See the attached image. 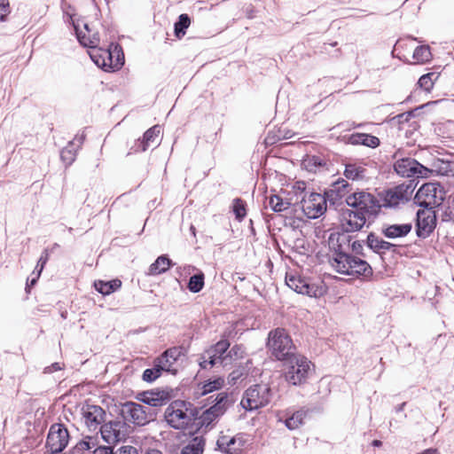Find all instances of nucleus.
I'll return each mask as SVG.
<instances>
[{"label": "nucleus", "instance_id": "obj_1", "mask_svg": "<svg viewBox=\"0 0 454 454\" xmlns=\"http://www.w3.org/2000/svg\"><path fill=\"white\" fill-rule=\"evenodd\" d=\"M198 411L186 401L175 400L165 410L166 422L175 429H185L197 419Z\"/></svg>", "mask_w": 454, "mask_h": 454}, {"label": "nucleus", "instance_id": "obj_2", "mask_svg": "<svg viewBox=\"0 0 454 454\" xmlns=\"http://www.w3.org/2000/svg\"><path fill=\"white\" fill-rule=\"evenodd\" d=\"M312 363L303 355L296 354L283 363L286 381L293 386L305 384L312 372Z\"/></svg>", "mask_w": 454, "mask_h": 454}, {"label": "nucleus", "instance_id": "obj_3", "mask_svg": "<svg viewBox=\"0 0 454 454\" xmlns=\"http://www.w3.org/2000/svg\"><path fill=\"white\" fill-rule=\"evenodd\" d=\"M267 347L271 356L282 363L298 354L290 335L284 328H276L268 334Z\"/></svg>", "mask_w": 454, "mask_h": 454}, {"label": "nucleus", "instance_id": "obj_4", "mask_svg": "<svg viewBox=\"0 0 454 454\" xmlns=\"http://www.w3.org/2000/svg\"><path fill=\"white\" fill-rule=\"evenodd\" d=\"M332 266L340 274L369 276L372 270L369 263L360 258L343 252H338L331 261Z\"/></svg>", "mask_w": 454, "mask_h": 454}, {"label": "nucleus", "instance_id": "obj_5", "mask_svg": "<svg viewBox=\"0 0 454 454\" xmlns=\"http://www.w3.org/2000/svg\"><path fill=\"white\" fill-rule=\"evenodd\" d=\"M346 203L352 210L360 212L372 219L376 217L381 205L379 200L370 192L356 191L346 197Z\"/></svg>", "mask_w": 454, "mask_h": 454}, {"label": "nucleus", "instance_id": "obj_6", "mask_svg": "<svg viewBox=\"0 0 454 454\" xmlns=\"http://www.w3.org/2000/svg\"><path fill=\"white\" fill-rule=\"evenodd\" d=\"M272 395V390L268 384L253 385L246 390L241 405L246 410H257L269 404Z\"/></svg>", "mask_w": 454, "mask_h": 454}, {"label": "nucleus", "instance_id": "obj_7", "mask_svg": "<svg viewBox=\"0 0 454 454\" xmlns=\"http://www.w3.org/2000/svg\"><path fill=\"white\" fill-rule=\"evenodd\" d=\"M445 199V191L439 183L424 184L415 195L416 203L425 208L441 206Z\"/></svg>", "mask_w": 454, "mask_h": 454}, {"label": "nucleus", "instance_id": "obj_8", "mask_svg": "<svg viewBox=\"0 0 454 454\" xmlns=\"http://www.w3.org/2000/svg\"><path fill=\"white\" fill-rule=\"evenodd\" d=\"M120 415L124 422L133 423L137 426H144L150 421L148 408L134 402L122 403L120 408Z\"/></svg>", "mask_w": 454, "mask_h": 454}, {"label": "nucleus", "instance_id": "obj_9", "mask_svg": "<svg viewBox=\"0 0 454 454\" xmlns=\"http://www.w3.org/2000/svg\"><path fill=\"white\" fill-rule=\"evenodd\" d=\"M68 441L69 433L66 427L63 424H53L50 427L45 447L51 454L61 453Z\"/></svg>", "mask_w": 454, "mask_h": 454}, {"label": "nucleus", "instance_id": "obj_10", "mask_svg": "<svg viewBox=\"0 0 454 454\" xmlns=\"http://www.w3.org/2000/svg\"><path fill=\"white\" fill-rule=\"evenodd\" d=\"M413 182V180H410L408 184L404 183L386 191L383 196V203L380 204L381 207H394L400 203L407 202L415 188Z\"/></svg>", "mask_w": 454, "mask_h": 454}, {"label": "nucleus", "instance_id": "obj_11", "mask_svg": "<svg viewBox=\"0 0 454 454\" xmlns=\"http://www.w3.org/2000/svg\"><path fill=\"white\" fill-rule=\"evenodd\" d=\"M102 438L108 444H115L125 441L129 436V426L121 420L110 421L100 426Z\"/></svg>", "mask_w": 454, "mask_h": 454}, {"label": "nucleus", "instance_id": "obj_12", "mask_svg": "<svg viewBox=\"0 0 454 454\" xmlns=\"http://www.w3.org/2000/svg\"><path fill=\"white\" fill-rule=\"evenodd\" d=\"M395 171L403 177H427L430 170L412 158L397 159Z\"/></svg>", "mask_w": 454, "mask_h": 454}, {"label": "nucleus", "instance_id": "obj_13", "mask_svg": "<svg viewBox=\"0 0 454 454\" xmlns=\"http://www.w3.org/2000/svg\"><path fill=\"white\" fill-rule=\"evenodd\" d=\"M301 207L309 218L316 219L326 211V199L320 193L311 192L308 198H302Z\"/></svg>", "mask_w": 454, "mask_h": 454}, {"label": "nucleus", "instance_id": "obj_14", "mask_svg": "<svg viewBox=\"0 0 454 454\" xmlns=\"http://www.w3.org/2000/svg\"><path fill=\"white\" fill-rule=\"evenodd\" d=\"M373 219L352 209H346L341 215V228L345 232H355L362 230L367 222Z\"/></svg>", "mask_w": 454, "mask_h": 454}, {"label": "nucleus", "instance_id": "obj_15", "mask_svg": "<svg viewBox=\"0 0 454 454\" xmlns=\"http://www.w3.org/2000/svg\"><path fill=\"white\" fill-rule=\"evenodd\" d=\"M436 225V214L433 208H423L417 212V235L426 238L434 231Z\"/></svg>", "mask_w": 454, "mask_h": 454}, {"label": "nucleus", "instance_id": "obj_16", "mask_svg": "<svg viewBox=\"0 0 454 454\" xmlns=\"http://www.w3.org/2000/svg\"><path fill=\"white\" fill-rule=\"evenodd\" d=\"M286 285L298 294H306L309 297L321 296L324 294L322 287L310 284L301 277L290 276L286 278Z\"/></svg>", "mask_w": 454, "mask_h": 454}, {"label": "nucleus", "instance_id": "obj_17", "mask_svg": "<svg viewBox=\"0 0 454 454\" xmlns=\"http://www.w3.org/2000/svg\"><path fill=\"white\" fill-rule=\"evenodd\" d=\"M229 347V341L226 340H222L206 350V357L211 359L208 361L210 367H213L218 364L223 366L230 364V358L229 356H227V350Z\"/></svg>", "mask_w": 454, "mask_h": 454}, {"label": "nucleus", "instance_id": "obj_18", "mask_svg": "<svg viewBox=\"0 0 454 454\" xmlns=\"http://www.w3.org/2000/svg\"><path fill=\"white\" fill-rule=\"evenodd\" d=\"M91 60L98 67L105 70L119 69L124 64V56L121 58L118 56L115 60L113 59V55L110 51H104L101 53L98 51H94L90 54Z\"/></svg>", "mask_w": 454, "mask_h": 454}, {"label": "nucleus", "instance_id": "obj_19", "mask_svg": "<svg viewBox=\"0 0 454 454\" xmlns=\"http://www.w3.org/2000/svg\"><path fill=\"white\" fill-rule=\"evenodd\" d=\"M185 348L182 346L169 348L157 357V366L166 368V372L175 373L176 370L172 369V366L181 356L185 355Z\"/></svg>", "mask_w": 454, "mask_h": 454}, {"label": "nucleus", "instance_id": "obj_20", "mask_svg": "<svg viewBox=\"0 0 454 454\" xmlns=\"http://www.w3.org/2000/svg\"><path fill=\"white\" fill-rule=\"evenodd\" d=\"M105 411L98 405L87 404L82 407V416L90 430L95 431L104 421Z\"/></svg>", "mask_w": 454, "mask_h": 454}, {"label": "nucleus", "instance_id": "obj_21", "mask_svg": "<svg viewBox=\"0 0 454 454\" xmlns=\"http://www.w3.org/2000/svg\"><path fill=\"white\" fill-rule=\"evenodd\" d=\"M244 446L242 436L220 435L216 441V449L225 454H240Z\"/></svg>", "mask_w": 454, "mask_h": 454}, {"label": "nucleus", "instance_id": "obj_22", "mask_svg": "<svg viewBox=\"0 0 454 454\" xmlns=\"http://www.w3.org/2000/svg\"><path fill=\"white\" fill-rule=\"evenodd\" d=\"M160 133V127L154 125L147 129L142 139H138L133 147L135 153L145 152L150 146L157 145V138Z\"/></svg>", "mask_w": 454, "mask_h": 454}, {"label": "nucleus", "instance_id": "obj_23", "mask_svg": "<svg viewBox=\"0 0 454 454\" xmlns=\"http://www.w3.org/2000/svg\"><path fill=\"white\" fill-rule=\"evenodd\" d=\"M412 230L411 222L404 223L383 224L381 232L387 239L406 237Z\"/></svg>", "mask_w": 454, "mask_h": 454}, {"label": "nucleus", "instance_id": "obj_24", "mask_svg": "<svg viewBox=\"0 0 454 454\" xmlns=\"http://www.w3.org/2000/svg\"><path fill=\"white\" fill-rule=\"evenodd\" d=\"M84 135L76 136L73 141H70L60 153L61 160L67 165L70 166L75 160L76 150L83 143Z\"/></svg>", "mask_w": 454, "mask_h": 454}, {"label": "nucleus", "instance_id": "obj_25", "mask_svg": "<svg viewBox=\"0 0 454 454\" xmlns=\"http://www.w3.org/2000/svg\"><path fill=\"white\" fill-rule=\"evenodd\" d=\"M348 144L353 145H364L370 148H376L380 145L379 137L366 133H353L347 138Z\"/></svg>", "mask_w": 454, "mask_h": 454}, {"label": "nucleus", "instance_id": "obj_26", "mask_svg": "<svg viewBox=\"0 0 454 454\" xmlns=\"http://www.w3.org/2000/svg\"><path fill=\"white\" fill-rule=\"evenodd\" d=\"M215 403L209 407L216 416L221 417L227 409L234 403L231 394L228 392H220L216 395Z\"/></svg>", "mask_w": 454, "mask_h": 454}, {"label": "nucleus", "instance_id": "obj_27", "mask_svg": "<svg viewBox=\"0 0 454 454\" xmlns=\"http://www.w3.org/2000/svg\"><path fill=\"white\" fill-rule=\"evenodd\" d=\"M367 246L376 253H385L386 251L395 250V245L385 241L374 233L367 236Z\"/></svg>", "mask_w": 454, "mask_h": 454}, {"label": "nucleus", "instance_id": "obj_28", "mask_svg": "<svg viewBox=\"0 0 454 454\" xmlns=\"http://www.w3.org/2000/svg\"><path fill=\"white\" fill-rule=\"evenodd\" d=\"M326 163L325 159L319 155H307L301 161L303 168L313 173L325 168Z\"/></svg>", "mask_w": 454, "mask_h": 454}, {"label": "nucleus", "instance_id": "obj_29", "mask_svg": "<svg viewBox=\"0 0 454 454\" xmlns=\"http://www.w3.org/2000/svg\"><path fill=\"white\" fill-rule=\"evenodd\" d=\"M205 443L203 436H195L182 449L181 454H203Z\"/></svg>", "mask_w": 454, "mask_h": 454}, {"label": "nucleus", "instance_id": "obj_30", "mask_svg": "<svg viewBox=\"0 0 454 454\" xmlns=\"http://www.w3.org/2000/svg\"><path fill=\"white\" fill-rule=\"evenodd\" d=\"M171 265V261L167 255L159 256L156 261L149 267V275H159L167 271Z\"/></svg>", "mask_w": 454, "mask_h": 454}, {"label": "nucleus", "instance_id": "obj_31", "mask_svg": "<svg viewBox=\"0 0 454 454\" xmlns=\"http://www.w3.org/2000/svg\"><path fill=\"white\" fill-rule=\"evenodd\" d=\"M94 286L98 292L104 295H107L121 287V282L119 279H114L108 282L98 280L95 282Z\"/></svg>", "mask_w": 454, "mask_h": 454}, {"label": "nucleus", "instance_id": "obj_32", "mask_svg": "<svg viewBox=\"0 0 454 454\" xmlns=\"http://www.w3.org/2000/svg\"><path fill=\"white\" fill-rule=\"evenodd\" d=\"M307 411L304 410H299L294 412L291 416L286 417L285 425L290 430L298 428L302 423L306 417Z\"/></svg>", "mask_w": 454, "mask_h": 454}, {"label": "nucleus", "instance_id": "obj_33", "mask_svg": "<svg viewBox=\"0 0 454 454\" xmlns=\"http://www.w3.org/2000/svg\"><path fill=\"white\" fill-rule=\"evenodd\" d=\"M219 418V416H216V414L208 408L207 410L204 411L202 414L197 418L198 419V426L200 428H205L207 431L208 428H211L213 427V423Z\"/></svg>", "mask_w": 454, "mask_h": 454}, {"label": "nucleus", "instance_id": "obj_34", "mask_svg": "<svg viewBox=\"0 0 454 454\" xmlns=\"http://www.w3.org/2000/svg\"><path fill=\"white\" fill-rule=\"evenodd\" d=\"M205 284V275L201 270L192 275L188 282L187 287L192 293H199L202 290Z\"/></svg>", "mask_w": 454, "mask_h": 454}, {"label": "nucleus", "instance_id": "obj_35", "mask_svg": "<svg viewBox=\"0 0 454 454\" xmlns=\"http://www.w3.org/2000/svg\"><path fill=\"white\" fill-rule=\"evenodd\" d=\"M365 168L356 164H347L344 170V176L348 179L359 180L364 177Z\"/></svg>", "mask_w": 454, "mask_h": 454}, {"label": "nucleus", "instance_id": "obj_36", "mask_svg": "<svg viewBox=\"0 0 454 454\" xmlns=\"http://www.w3.org/2000/svg\"><path fill=\"white\" fill-rule=\"evenodd\" d=\"M190 24L191 19L189 15L185 13L181 14L174 26L175 35L177 38H182L185 35L186 29L189 27Z\"/></svg>", "mask_w": 454, "mask_h": 454}, {"label": "nucleus", "instance_id": "obj_37", "mask_svg": "<svg viewBox=\"0 0 454 454\" xmlns=\"http://www.w3.org/2000/svg\"><path fill=\"white\" fill-rule=\"evenodd\" d=\"M224 380L221 377H217L214 380H208L201 386V395H207L212 393L215 390H219L223 387Z\"/></svg>", "mask_w": 454, "mask_h": 454}, {"label": "nucleus", "instance_id": "obj_38", "mask_svg": "<svg viewBox=\"0 0 454 454\" xmlns=\"http://www.w3.org/2000/svg\"><path fill=\"white\" fill-rule=\"evenodd\" d=\"M431 51L428 45L418 46L413 52V59L416 63L423 64L431 59Z\"/></svg>", "mask_w": 454, "mask_h": 454}, {"label": "nucleus", "instance_id": "obj_39", "mask_svg": "<svg viewBox=\"0 0 454 454\" xmlns=\"http://www.w3.org/2000/svg\"><path fill=\"white\" fill-rule=\"evenodd\" d=\"M269 205L275 212H283L289 208L290 202L284 200L278 195H271L269 198Z\"/></svg>", "mask_w": 454, "mask_h": 454}, {"label": "nucleus", "instance_id": "obj_40", "mask_svg": "<svg viewBox=\"0 0 454 454\" xmlns=\"http://www.w3.org/2000/svg\"><path fill=\"white\" fill-rule=\"evenodd\" d=\"M162 371H166V368L157 366L156 358L153 368L145 370L143 373V380L146 382H152L160 376Z\"/></svg>", "mask_w": 454, "mask_h": 454}, {"label": "nucleus", "instance_id": "obj_41", "mask_svg": "<svg viewBox=\"0 0 454 454\" xmlns=\"http://www.w3.org/2000/svg\"><path fill=\"white\" fill-rule=\"evenodd\" d=\"M233 212L238 220L241 221L246 216L245 202L239 199L233 200Z\"/></svg>", "mask_w": 454, "mask_h": 454}, {"label": "nucleus", "instance_id": "obj_42", "mask_svg": "<svg viewBox=\"0 0 454 454\" xmlns=\"http://www.w3.org/2000/svg\"><path fill=\"white\" fill-rule=\"evenodd\" d=\"M95 446V441L91 437H88L87 439L82 440L76 443L74 450L76 452L83 454V451L89 450Z\"/></svg>", "mask_w": 454, "mask_h": 454}, {"label": "nucleus", "instance_id": "obj_43", "mask_svg": "<svg viewBox=\"0 0 454 454\" xmlns=\"http://www.w3.org/2000/svg\"><path fill=\"white\" fill-rule=\"evenodd\" d=\"M434 75V74H433V73H428V74H423L419 79V82H418L419 86L420 88L424 89L426 91H430L434 86V82H433Z\"/></svg>", "mask_w": 454, "mask_h": 454}, {"label": "nucleus", "instance_id": "obj_44", "mask_svg": "<svg viewBox=\"0 0 454 454\" xmlns=\"http://www.w3.org/2000/svg\"><path fill=\"white\" fill-rule=\"evenodd\" d=\"M162 398L159 397L158 395L151 393L143 398V402L150 406L157 407L162 404Z\"/></svg>", "mask_w": 454, "mask_h": 454}, {"label": "nucleus", "instance_id": "obj_45", "mask_svg": "<svg viewBox=\"0 0 454 454\" xmlns=\"http://www.w3.org/2000/svg\"><path fill=\"white\" fill-rule=\"evenodd\" d=\"M48 260H49V251H48V249H45L42 253V254L38 260L37 265L35 267V270L37 271V277H40V275L44 268V265L46 264Z\"/></svg>", "mask_w": 454, "mask_h": 454}, {"label": "nucleus", "instance_id": "obj_46", "mask_svg": "<svg viewBox=\"0 0 454 454\" xmlns=\"http://www.w3.org/2000/svg\"><path fill=\"white\" fill-rule=\"evenodd\" d=\"M243 355V349L240 346L235 345L232 347L229 352H227V356H229L230 358V364L232 361V358L235 357V359L239 357H242Z\"/></svg>", "mask_w": 454, "mask_h": 454}, {"label": "nucleus", "instance_id": "obj_47", "mask_svg": "<svg viewBox=\"0 0 454 454\" xmlns=\"http://www.w3.org/2000/svg\"><path fill=\"white\" fill-rule=\"evenodd\" d=\"M10 13L9 2L7 0H0V20H4L5 17Z\"/></svg>", "mask_w": 454, "mask_h": 454}, {"label": "nucleus", "instance_id": "obj_48", "mask_svg": "<svg viewBox=\"0 0 454 454\" xmlns=\"http://www.w3.org/2000/svg\"><path fill=\"white\" fill-rule=\"evenodd\" d=\"M75 29H76V35H77V38H78L79 42L84 46L92 47V44L94 43V42L92 40H90V38L86 37L85 35H82V32H78V29L76 27H75Z\"/></svg>", "mask_w": 454, "mask_h": 454}, {"label": "nucleus", "instance_id": "obj_49", "mask_svg": "<svg viewBox=\"0 0 454 454\" xmlns=\"http://www.w3.org/2000/svg\"><path fill=\"white\" fill-rule=\"evenodd\" d=\"M116 454H138V450L133 446L127 445L121 447Z\"/></svg>", "mask_w": 454, "mask_h": 454}, {"label": "nucleus", "instance_id": "obj_50", "mask_svg": "<svg viewBox=\"0 0 454 454\" xmlns=\"http://www.w3.org/2000/svg\"><path fill=\"white\" fill-rule=\"evenodd\" d=\"M62 367L59 363H53L50 366H47L44 368L43 372L44 373H52L54 372L61 370Z\"/></svg>", "mask_w": 454, "mask_h": 454}, {"label": "nucleus", "instance_id": "obj_51", "mask_svg": "<svg viewBox=\"0 0 454 454\" xmlns=\"http://www.w3.org/2000/svg\"><path fill=\"white\" fill-rule=\"evenodd\" d=\"M93 454H114L111 447H98L93 451Z\"/></svg>", "mask_w": 454, "mask_h": 454}, {"label": "nucleus", "instance_id": "obj_52", "mask_svg": "<svg viewBox=\"0 0 454 454\" xmlns=\"http://www.w3.org/2000/svg\"><path fill=\"white\" fill-rule=\"evenodd\" d=\"M333 186L336 191L340 192L342 189H345L348 186V183L346 180L341 179L335 182Z\"/></svg>", "mask_w": 454, "mask_h": 454}, {"label": "nucleus", "instance_id": "obj_53", "mask_svg": "<svg viewBox=\"0 0 454 454\" xmlns=\"http://www.w3.org/2000/svg\"><path fill=\"white\" fill-rule=\"evenodd\" d=\"M241 375L242 373L239 372V371H233L229 375V382L234 384L236 380L240 378Z\"/></svg>", "mask_w": 454, "mask_h": 454}, {"label": "nucleus", "instance_id": "obj_54", "mask_svg": "<svg viewBox=\"0 0 454 454\" xmlns=\"http://www.w3.org/2000/svg\"><path fill=\"white\" fill-rule=\"evenodd\" d=\"M294 188L296 192H303L306 190V183L303 181L295 182Z\"/></svg>", "mask_w": 454, "mask_h": 454}, {"label": "nucleus", "instance_id": "obj_55", "mask_svg": "<svg viewBox=\"0 0 454 454\" xmlns=\"http://www.w3.org/2000/svg\"><path fill=\"white\" fill-rule=\"evenodd\" d=\"M211 359H208L207 357H206V352L202 355V356L200 357V365L201 368L203 369H207V366H210L208 361H210Z\"/></svg>", "mask_w": 454, "mask_h": 454}, {"label": "nucleus", "instance_id": "obj_56", "mask_svg": "<svg viewBox=\"0 0 454 454\" xmlns=\"http://www.w3.org/2000/svg\"><path fill=\"white\" fill-rule=\"evenodd\" d=\"M352 249L356 253H359V249H362V245L358 241H354L352 244Z\"/></svg>", "mask_w": 454, "mask_h": 454}, {"label": "nucleus", "instance_id": "obj_57", "mask_svg": "<svg viewBox=\"0 0 454 454\" xmlns=\"http://www.w3.org/2000/svg\"><path fill=\"white\" fill-rule=\"evenodd\" d=\"M32 275L34 276L31 279H27V281H30V285L31 286H34L35 285L37 279L39 278V277H37V271L35 270Z\"/></svg>", "mask_w": 454, "mask_h": 454}, {"label": "nucleus", "instance_id": "obj_58", "mask_svg": "<svg viewBox=\"0 0 454 454\" xmlns=\"http://www.w3.org/2000/svg\"><path fill=\"white\" fill-rule=\"evenodd\" d=\"M183 270L190 274L192 271L195 270L196 268L194 266H192V265H186V266H184L183 268Z\"/></svg>", "mask_w": 454, "mask_h": 454}, {"label": "nucleus", "instance_id": "obj_59", "mask_svg": "<svg viewBox=\"0 0 454 454\" xmlns=\"http://www.w3.org/2000/svg\"><path fill=\"white\" fill-rule=\"evenodd\" d=\"M405 404H406V403H403L400 405H398L397 407H395V411L396 412L402 411L403 410Z\"/></svg>", "mask_w": 454, "mask_h": 454}, {"label": "nucleus", "instance_id": "obj_60", "mask_svg": "<svg viewBox=\"0 0 454 454\" xmlns=\"http://www.w3.org/2000/svg\"><path fill=\"white\" fill-rule=\"evenodd\" d=\"M146 454H163V453L158 450H151Z\"/></svg>", "mask_w": 454, "mask_h": 454}, {"label": "nucleus", "instance_id": "obj_61", "mask_svg": "<svg viewBox=\"0 0 454 454\" xmlns=\"http://www.w3.org/2000/svg\"><path fill=\"white\" fill-rule=\"evenodd\" d=\"M372 445H373V446H377V447H379V446H380V445H381V442H380V440H374V441L372 442Z\"/></svg>", "mask_w": 454, "mask_h": 454}, {"label": "nucleus", "instance_id": "obj_62", "mask_svg": "<svg viewBox=\"0 0 454 454\" xmlns=\"http://www.w3.org/2000/svg\"><path fill=\"white\" fill-rule=\"evenodd\" d=\"M191 231H192L193 234H195V228L193 226H191Z\"/></svg>", "mask_w": 454, "mask_h": 454}, {"label": "nucleus", "instance_id": "obj_63", "mask_svg": "<svg viewBox=\"0 0 454 454\" xmlns=\"http://www.w3.org/2000/svg\"><path fill=\"white\" fill-rule=\"evenodd\" d=\"M398 153H399V152H396V153L393 155V158H395H395H397Z\"/></svg>", "mask_w": 454, "mask_h": 454}, {"label": "nucleus", "instance_id": "obj_64", "mask_svg": "<svg viewBox=\"0 0 454 454\" xmlns=\"http://www.w3.org/2000/svg\"><path fill=\"white\" fill-rule=\"evenodd\" d=\"M84 28L89 31V27L87 24L84 25Z\"/></svg>", "mask_w": 454, "mask_h": 454}]
</instances>
